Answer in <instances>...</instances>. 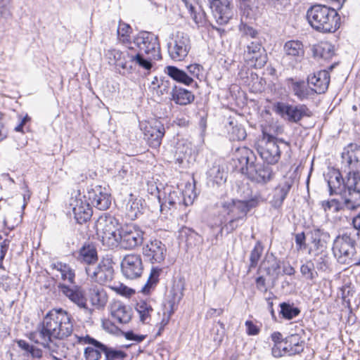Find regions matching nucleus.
Listing matches in <instances>:
<instances>
[{
	"label": "nucleus",
	"instance_id": "052dcab7",
	"mask_svg": "<svg viewBox=\"0 0 360 360\" xmlns=\"http://www.w3.org/2000/svg\"><path fill=\"white\" fill-rule=\"evenodd\" d=\"M329 267V262L327 254L325 252L316 261V268L319 271H326Z\"/></svg>",
	"mask_w": 360,
	"mask_h": 360
},
{
	"label": "nucleus",
	"instance_id": "dca6fc26",
	"mask_svg": "<svg viewBox=\"0 0 360 360\" xmlns=\"http://www.w3.org/2000/svg\"><path fill=\"white\" fill-rule=\"evenodd\" d=\"M166 253L165 245L159 240H150L143 247V257L151 264H160L164 262Z\"/></svg>",
	"mask_w": 360,
	"mask_h": 360
},
{
	"label": "nucleus",
	"instance_id": "a211bd4d",
	"mask_svg": "<svg viewBox=\"0 0 360 360\" xmlns=\"http://www.w3.org/2000/svg\"><path fill=\"white\" fill-rule=\"evenodd\" d=\"M75 337L78 339L79 342H81L82 340L84 343L89 345L84 352V357L86 360H99L101 358V355L105 354L108 347V346L89 335L82 338L77 335Z\"/></svg>",
	"mask_w": 360,
	"mask_h": 360
},
{
	"label": "nucleus",
	"instance_id": "13d9d810",
	"mask_svg": "<svg viewBox=\"0 0 360 360\" xmlns=\"http://www.w3.org/2000/svg\"><path fill=\"white\" fill-rule=\"evenodd\" d=\"M187 73L191 79L194 80V78L201 79L202 77L203 67L197 63L191 64L186 66Z\"/></svg>",
	"mask_w": 360,
	"mask_h": 360
},
{
	"label": "nucleus",
	"instance_id": "2eb2a0df",
	"mask_svg": "<svg viewBox=\"0 0 360 360\" xmlns=\"http://www.w3.org/2000/svg\"><path fill=\"white\" fill-rule=\"evenodd\" d=\"M232 0H208L210 7L217 24L224 25L232 18Z\"/></svg>",
	"mask_w": 360,
	"mask_h": 360
},
{
	"label": "nucleus",
	"instance_id": "864d4df0",
	"mask_svg": "<svg viewBox=\"0 0 360 360\" xmlns=\"http://www.w3.org/2000/svg\"><path fill=\"white\" fill-rule=\"evenodd\" d=\"M321 207L325 212L333 211V212H338L343 208L342 203L338 200L332 199L330 200H323L321 202Z\"/></svg>",
	"mask_w": 360,
	"mask_h": 360
},
{
	"label": "nucleus",
	"instance_id": "7c9ffc66",
	"mask_svg": "<svg viewBox=\"0 0 360 360\" xmlns=\"http://www.w3.org/2000/svg\"><path fill=\"white\" fill-rule=\"evenodd\" d=\"M110 311L112 316L120 323H127L131 319V309L121 302H115L111 305Z\"/></svg>",
	"mask_w": 360,
	"mask_h": 360
},
{
	"label": "nucleus",
	"instance_id": "c756f323",
	"mask_svg": "<svg viewBox=\"0 0 360 360\" xmlns=\"http://www.w3.org/2000/svg\"><path fill=\"white\" fill-rule=\"evenodd\" d=\"M170 96V100L180 105L191 104L195 98L192 91L182 87H178L176 85L172 86Z\"/></svg>",
	"mask_w": 360,
	"mask_h": 360
},
{
	"label": "nucleus",
	"instance_id": "20e7f679",
	"mask_svg": "<svg viewBox=\"0 0 360 360\" xmlns=\"http://www.w3.org/2000/svg\"><path fill=\"white\" fill-rule=\"evenodd\" d=\"M262 135L264 145L259 147L258 153L266 163L275 165L281 158V151L288 150L290 144L264 131Z\"/></svg>",
	"mask_w": 360,
	"mask_h": 360
},
{
	"label": "nucleus",
	"instance_id": "338daca9",
	"mask_svg": "<svg viewBox=\"0 0 360 360\" xmlns=\"http://www.w3.org/2000/svg\"><path fill=\"white\" fill-rule=\"evenodd\" d=\"M124 337L128 340H134L136 342H141L146 338V335H137L133 331H128L125 333Z\"/></svg>",
	"mask_w": 360,
	"mask_h": 360
},
{
	"label": "nucleus",
	"instance_id": "f03ea898",
	"mask_svg": "<svg viewBox=\"0 0 360 360\" xmlns=\"http://www.w3.org/2000/svg\"><path fill=\"white\" fill-rule=\"evenodd\" d=\"M309 25L316 31L335 32L340 24V18L334 8L322 4L311 6L307 12Z\"/></svg>",
	"mask_w": 360,
	"mask_h": 360
},
{
	"label": "nucleus",
	"instance_id": "680f3d73",
	"mask_svg": "<svg viewBox=\"0 0 360 360\" xmlns=\"http://www.w3.org/2000/svg\"><path fill=\"white\" fill-rule=\"evenodd\" d=\"M295 240L297 250H305L307 248L306 235L304 232L296 233L295 235Z\"/></svg>",
	"mask_w": 360,
	"mask_h": 360
},
{
	"label": "nucleus",
	"instance_id": "473e14b6",
	"mask_svg": "<svg viewBox=\"0 0 360 360\" xmlns=\"http://www.w3.org/2000/svg\"><path fill=\"white\" fill-rule=\"evenodd\" d=\"M288 83L294 93L300 100L308 98L311 94H314L310 86L304 81H295L292 78L288 79Z\"/></svg>",
	"mask_w": 360,
	"mask_h": 360
},
{
	"label": "nucleus",
	"instance_id": "603ef678",
	"mask_svg": "<svg viewBox=\"0 0 360 360\" xmlns=\"http://www.w3.org/2000/svg\"><path fill=\"white\" fill-rule=\"evenodd\" d=\"M142 204L141 199L129 200L127 204L128 215L131 218H136L141 212Z\"/></svg>",
	"mask_w": 360,
	"mask_h": 360
},
{
	"label": "nucleus",
	"instance_id": "e433bc0d",
	"mask_svg": "<svg viewBox=\"0 0 360 360\" xmlns=\"http://www.w3.org/2000/svg\"><path fill=\"white\" fill-rule=\"evenodd\" d=\"M291 187V181H285V182L280 184L275 188L274 198L271 202L274 207L279 208L282 206L283 202L288 195Z\"/></svg>",
	"mask_w": 360,
	"mask_h": 360
},
{
	"label": "nucleus",
	"instance_id": "4468645a",
	"mask_svg": "<svg viewBox=\"0 0 360 360\" xmlns=\"http://www.w3.org/2000/svg\"><path fill=\"white\" fill-rule=\"evenodd\" d=\"M121 270L127 278L135 279L140 277L143 270L141 255L138 254L125 255L121 262Z\"/></svg>",
	"mask_w": 360,
	"mask_h": 360
},
{
	"label": "nucleus",
	"instance_id": "9d476101",
	"mask_svg": "<svg viewBox=\"0 0 360 360\" xmlns=\"http://www.w3.org/2000/svg\"><path fill=\"white\" fill-rule=\"evenodd\" d=\"M259 195H255L247 200H231L222 202L221 208L223 212H226L231 217L235 218L240 217L242 219H246L247 214L252 208L258 206L262 201Z\"/></svg>",
	"mask_w": 360,
	"mask_h": 360
},
{
	"label": "nucleus",
	"instance_id": "f257e3e1",
	"mask_svg": "<svg viewBox=\"0 0 360 360\" xmlns=\"http://www.w3.org/2000/svg\"><path fill=\"white\" fill-rule=\"evenodd\" d=\"M329 193L341 196L344 207L348 210H355L360 207V174L349 171L347 178H342L338 171L330 174L328 180Z\"/></svg>",
	"mask_w": 360,
	"mask_h": 360
},
{
	"label": "nucleus",
	"instance_id": "ea45409f",
	"mask_svg": "<svg viewBox=\"0 0 360 360\" xmlns=\"http://www.w3.org/2000/svg\"><path fill=\"white\" fill-rule=\"evenodd\" d=\"M226 130L229 137L231 141H241L244 140L247 136L245 129L243 126L237 122L236 120H230Z\"/></svg>",
	"mask_w": 360,
	"mask_h": 360
},
{
	"label": "nucleus",
	"instance_id": "7ed1b4c3",
	"mask_svg": "<svg viewBox=\"0 0 360 360\" xmlns=\"http://www.w3.org/2000/svg\"><path fill=\"white\" fill-rule=\"evenodd\" d=\"M122 226L118 219L108 213L101 214L94 225L103 244L111 249L117 248L118 233Z\"/></svg>",
	"mask_w": 360,
	"mask_h": 360
},
{
	"label": "nucleus",
	"instance_id": "c85d7f7f",
	"mask_svg": "<svg viewBox=\"0 0 360 360\" xmlns=\"http://www.w3.org/2000/svg\"><path fill=\"white\" fill-rule=\"evenodd\" d=\"M62 292L79 308L87 309L86 299L83 290L79 288H70L65 285L59 286Z\"/></svg>",
	"mask_w": 360,
	"mask_h": 360
},
{
	"label": "nucleus",
	"instance_id": "9b49d317",
	"mask_svg": "<svg viewBox=\"0 0 360 360\" xmlns=\"http://www.w3.org/2000/svg\"><path fill=\"white\" fill-rule=\"evenodd\" d=\"M129 44L134 46L136 51L151 55L153 58L160 54V46L158 37L150 32H140Z\"/></svg>",
	"mask_w": 360,
	"mask_h": 360
},
{
	"label": "nucleus",
	"instance_id": "412c9836",
	"mask_svg": "<svg viewBox=\"0 0 360 360\" xmlns=\"http://www.w3.org/2000/svg\"><path fill=\"white\" fill-rule=\"evenodd\" d=\"M233 160L237 161L238 165H236L243 174H246L256 161V156L252 150L247 147H238L233 153Z\"/></svg>",
	"mask_w": 360,
	"mask_h": 360
},
{
	"label": "nucleus",
	"instance_id": "de8ad7c7",
	"mask_svg": "<svg viewBox=\"0 0 360 360\" xmlns=\"http://www.w3.org/2000/svg\"><path fill=\"white\" fill-rule=\"evenodd\" d=\"M302 276L309 281H314L318 278V273L314 270V264L311 260H307L300 266Z\"/></svg>",
	"mask_w": 360,
	"mask_h": 360
},
{
	"label": "nucleus",
	"instance_id": "6e6552de",
	"mask_svg": "<svg viewBox=\"0 0 360 360\" xmlns=\"http://www.w3.org/2000/svg\"><path fill=\"white\" fill-rule=\"evenodd\" d=\"M144 232L134 224H125L118 233L117 248L124 250H133L141 245Z\"/></svg>",
	"mask_w": 360,
	"mask_h": 360
},
{
	"label": "nucleus",
	"instance_id": "72a5a7b5",
	"mask_svg": "<svg viewBox=\"0 0 360 360\" xmlns=\"http://www.w3.org/2000/svg\"><path fill=\"white\" fill-rule=\"evenodd\" d=\"M185 6L188 8L191 18L195 23L198 26H203L207 22V15L205 12L200 6L198 11L195 9L194 4L196 0H182Z\"/></svg>",
	"mask_w": 360,
	"mask_h": 360
},
{
	"label": "nucleus",
	"instance_id": "4d7b16f0",
	"mask_svg": "<svg viewBox=\"0 0 360 360\" xmlns=\"http://www.w3.org/2000/svg\"><path fill=\"white\" fill-rule=\"evenodd\" d=\"M245 221V219H242L240 217L235 218L231 217V219L221 227V231L225 230L227 233H231L239 226L242 225Z\"/></svg>",
	"mask_w": 360,
	"mask_h": 360
},
{
	"label": "nucleus",
	"instance_id": "e2e57ef3",
	"mask_svg": "<svg viewBox=\"0 0 360 360\" xmlns=\"http://www.w3.org/2000/svg\"><path fill=\"white\" fill-rule=\"evenodd\" d=\"M259 48H264L260 41L258 40L250 42L247 46V49L245 51V56H250L251 53H255L259 51Z\"/></svg>",
	"mask_w": 360,
	"mask_h": 360
},
{
	"label": "nucleus",
	"instance_id": "49530a36",
	"mask_svg": "<svg viewBox=\"0 0 360 360\" xmlns=\"http://www.w3.org/2000/svg\"><path fill=\"white\" fill-rule=\"evenodd\" d=\"M280 314L282 317L286 320H291L297 316L300 313V309L294 307L292 304L282 302L280 304Z\"/></svg>",
	"mask_w": 360,
	"mask_h": 360
},
{
	"label": "nucleus",
	"instance_id": "a19ab883",
	"mask_svg": "<svg viewBox=\"0 0 360 360\" xmlns=\"http://www.w3.org/2000/svg\"><path fill=\"white\" fill-rule=\"evenodd\" d=\"M334 55L333 46L329 43H321L313 47V56L316 58L330 59Z\"/></svg>",
	"mask_w": 360,
	"mask_h": 360
},
{
	"label": "nucleus",
	"instance_id": "f3484780",
	"mask_svg": "<svg viewBox=\"0 0 360 360\" xmlns=\"http://www.w3.org/2000/svg\"><path fill=\"white\" fill-rule=\"evenodd\" d=\"M307 236L312 246L309 250V253L315 252V255L324 253L327 249V243L330 235L323 229L314 228L307 233Z\"/></svg>",
	"mask_w": 360,
	"mask_h": 360
},
{
	"label": "nucleus",
	"instance_id": "b1692460",
	"mask_svg": "<svg viewBox=\"0 0 360 360\" xmlns=\"http://www.w3.org/2000/svg\"><path fill=\"white\" fill-rule=\"evenodd\" d=\"M304 340L298 334H292L286 337L281 349V357L284 355L300 354L304 351Z\"/></svg>",
	"mask_w": 360,
	"mask_h": 360
},
{
	"label": "nucleus",
	"instance_id": "774afa93",
	"mask_svg": "<svg viewBox=\"0 0 360 360\" xmlns=\"http://www.w3.org/2000/svg\"><path fill=\"white\" fill-rule=\"evenodd\" d=\"M11 0H0V15L6 18L9 15L8 6Z\"/></svg>",
	"mask_w": 360,
	"mask_h": 360
},
{
	"label": "nucleus",
	"instance_id": "6e6d98bb",
	"mask_svg": "<svg viewBox=\"0 0 360 360\" xmlns=\"http://www.w3.org/2000/svg\"><path fill=\"white\" fill-rule=\"evenodd\" d=\"M104 356V360H123L127 356V354L123 351L108 347Z\"/></svg>",
	"mask_w": 360,
	"mask_h": 360
},
{
	"label": "nucleus",
	"instance_id": "cd10ccee",
	"mask_svg": "<svg viewBox=\"0 0 360 360\" xmlns=\"http://www.w3.org/2000/svg\"><path fill=\"white\" fill-rule=\"evenodd\" d=\"M285 57L297 63L302 61L304 56V45L299 40H289L283 46Z\"/></svg>",
	"mask_w": 360,
	"mask_h": 360
},
{
	"label": "nucleus",
	"instance_id": "3c124183",
	"mask_svg": "<svg viewBox=\"0 0 360 360\" xmlns=\"http://www.w3.org/2000/svg\"><path fill=\"white\" fill-rule=\"evenodd\" d=\"M263 250L264 248L262 245V243L260 241H257L250 252L248 271L257 266L258 262L262 255Z\"/></svg>",
	"mask_w": 360,
	"mask_h": 360
},
{
	"label": "nucleus",
	"instance_id": "4c0bfd02",
	"mask_svg": "<svg viewBox=\"0 0 360 360\" xmlns=\"http://www.w3.org/2000/svg\"><path fill=\"white\" fill-rule=\"evenodd\" d=\"M184 284L181 281H174L173 285L169 291V297L168 301L169 307L170 309V314H172L175 311V306L177 305L184 296Z\"/></svg>",
	"mask_w": 360,
	"mask_h": 360
},
{
	"label": "nucleus",
	"instance_id": "bf43d9fd",
	"mask_svg": "<svg viewBox=\"0 0 360 360\" xmlns=\"http://www.w3.org/2000/svg\"><path fill=\"white\" fill-rule=\"evenodd\" d=\"M176 203H181L178 192L174 191H169L168 195L165 197V202L161 205V207H162V206H166L167 204H168L169 205V208H170L171 206H174Z\"/></svg>",
	"mask_w": 360,
	"mask_h": 360
},
{
	"label": "nucleus",
	"instance_id": "5fc2aeb1",
	"mask_svg": "<svg viewBox=\"0 0 360 360\" xmlns=\"http://www.w3.org/2000/svg\"><path fill=\"white\" fill-rule=\"evenodd\" d=\"M266 262L269 264V266L264 267L266 274L268 276L275 275L276 278H278L280 275V261L273 258L271 260L268 259Z\"/></svg>",
	"mask_w": 360,
	"mask_h": 360
},
{
	"label": "nucleus",
	"instance_id": "f704fd0d",
	"mask_svg": "<svg viewBox=\"0 0 360 360\" xmlns=\"http://www.w3.org/2000/svg\"><path fill=\"white\" fill-rule=\"evenodd\" d=\"M89 298L94 307L97 309L105 307L108 302V295L103 288L94 286L89 289Z\"/></svg>",
	"mask_w": 360,
	"mask_h": 360
},
{
	"label": "nucleus",
	"instance_id": "58836bf2",
	"mask_svg": "<svg viewBox=\"0 0 360 360\" xmlns=\"http://www.w3.org/2000/svg\"><path fill=\"white\" fill-rule=\"evenodd\" d=\"M19 348L23 351V355L32 359H40L43 357L44 352L38 347L31 345L24 340H16Z\"/></svg>",
	"mask_w": 360,
	"mask_h": 360
},
{
	"label": "nucleus",
	"instance_id": "5701e85b",
	"mask_svg": "<svg viewBox=\"0 0 360 360\" xmlns=\"http://www.w3.org/2000/svg\"><path fill=\"white\" fill-rule=\"evenodd\" d=\"M70 206L72 207L75 219L78 224H82L91 219L93 211L86 200L77 198L72 199Z\"/></svg>",
	"mask_w": 360,
	"mask_h": 360
},
{
	"label": "nucleus",
	"instance_id": "0e129e2a",
	"mask_svg": "<svg viewBox=\"0 0 360 360\" xmlns=\"http://www.w3.org/2000/svg\"><path fill=\"white\" fill-rule=\"evenodd\" d=\"M245 325L246 326V332L249 335H256L260 331L259 328L254 324L252 321H246Z\"/></svg>",
	"mask_w": 360,
	"mask_h": 360
},
{
	"label": "nucleus",
	"instance_id": "c9c22d12",
	"mask_svg": "<svg viewBox=\"0 0 360 360\" xmlns=\"http://www.w3.org/2000/svg\"><path fill=\"white\" fill-rule=\"evenodd\" d=\"M165 72L176 82L186 86L191 85L194 80L188 76V73L176 66L169 65L166 67Z\"/></svg>",
	"mask_w": 360,
	"mask_h": 360
},
{
	"label": "nucleus",
	"instance_id": "393cba45",
	"mask_svg": "<svg viewBox=\"0 0 360 360\" xmlns=\"http://www.w3.org/2000/svg\"><path fill=\"white\" fill-rule=\"evenodd\" d=\"M164 134V126L159 122H155L154 125L148 124L145 127L144 139L153 148H157L160 146Z\"/></svg>",
	"mask_w": 360,
	"mask_h": 360
},
{
	"label": "nucleus",
	"instance_id": "1a4fd4ad",
	"mask_svg": "<svg viewBox=\"0 0 360 360\" xmlns=\"http://www.w3.org/2000/svg\"><path fill=\"white\" fill-rule=\"evenodd\" d=\"M84 269L88 277L100 285L110 282L114 277L113 262L108 257L103 258L93 266H85Z\"/></svg>",
	"mask_w": 360,
	"mask_h": 360
},
{
	"label": "nucleus",
	"instance_id": "8fccbe9b",
	"mask_svg": "<svg viewBox=\"0 0 360 360\" xmlns=\"http://www.w3.org/2000/svg\"><path fill=\"white\" fill-rule=\"evenodd\" d=\"M271 340L274 345L271 349L272 355L274 357H281V349L285 342V338L280 332H274L271 335Z\"/></svg>",
	"mask_w": 360,
	"mask_h": 360
},
{
	"label": "nucleus",
	"instance_id": "79ce46f5",
	"mask_svg": "<svg viewBox=\"0 0 360 360\" xmlns=\"http://www.w3.org/2000/svg\"><path fill=\"white\" fill-rule=\"evenodd\" d=\"M135 309L139 314L140 321L143 323H147L153 311L150 304L145 300H140L136 303Z\"/></svg>",
	"mask_w": 360,
	"mask_h": 360
},
{
	"label": "nucleus",
	"instance_id": "a18cd8bd",
	"mask_svg": "<svg viewBox=\"0 0 360 360\" xmlns=\"http://www.w3.org/2000/svg\"><path fill=\"white\" fill-rule=\"evenodd\" d=\"M207 175L211 181L217 184H221L226 181V173L219 165L214 164L210 167L207 172Z\"/></svg>",
	"mask_w": 360,
	"mask_h": 360
},
{
	"label": "nucleus",
	"instance_id": "f8f14e48",
	"mask_svg": "<svg viewBox=\"0 0 360 360\" xmlns=\"http://www.w3.org/2000/svg\"><path fill=\"white\" fill-rule=\"evenodd\" d=\"M191 49V41L188 34L177 32L168 44V53L175 61H181L188 56Z\"/></svg>",
	"mask_w": 360,
	"mask_h": 360
},
{
	"label": "nucleus",
	"instance_id": "a878e982",
	"mask_svg": "<svg viewBox=\"0 0 360 360\" xmlns=\"http://www.w3.org/2000/svg\"><path fill=\"white\" fill-rule=\"evenodd\" d=\"M77 261L84 264L85 266H93L98 262V252L93 243L84 244L75 253Z\"/></svg>",
	"mask_w": 360,
	"mask_h": 360
},
{
	"label": "nucleus",
	"instance_id": "aec40b11",
	"mask_svg": "<svg viewBox=\"0 0 360 360\" xmlns=\"http://www.w3.org/2000/svg\"><path fill=\"white\" fill-rule=\"evenodd\" d=\"M330 77L328 70L318 71L307 77V84L314 93L324 94L329 86Z\"/></svg>",
	"mask_w": 360,
	"mask_h": 360
},
{
	"label": "nucleus",
	"instance_id": "bb28decb",
	"mask_svg": "<svg viewBox=\"0 0 360 360\" xmlns=\"http://www.w3.org/2000/svg\"><path fill=\"white\" fill-rule=\"evenodd\" d=\"M342 159L349 171L357 170L360 167V146L353 143L347 146L342 153Z\"/></svg>",
	"mask_w": 360,
	"mask_h": 360
},
{
	"label": "nucleus",
	"instance_id": "09e8293b",
	"mask_svg": "<svg viewBox=\"0 0 360 360\" xmlns=\"http://www.w3.org/2000/svg\"><path fill=\"white\" fill-rule=\"evenodd\" d=\"M53 268L60 272L63 280H67L70 283H74L75 274L74 271L68 265L63 264L62 262H58L53 264Z\"/></svg>",
	"mask_w": 360,
	"mask_h": 360
},
{
	"label": "nucleus",
	"instance_id": "6ab92c4d",
	"mask_svg": "<svg viewBox=\"0 0 360 360\" xmlns=\"http://www.w3.org/2000/svg\"><path fill=\"white\" fill-rule=\"evenodd\" d=\"M87 198L94 207L101 210H107L111 204L110 195L105 188L101 186H96L89 191Z\"/></svg>",
	"mask_w": 360,
	"mask_h": 360
},
{
	"label": "nucleus",
	"instance_id": "4be33fe9",
	"mask_svg": "<svg viewBox=\"0 0 360 360\" xmlns=\"http://www.w3.org/2000/svg\"><path fill=\"white\" fill-rule=\"evenodd\" d=\"M253 181L259 184H266L269 181L274 175L272 169L264 164H256L250 166V169L245 174Z\"/></svg>",
	"mask_w": 360,
	"mask_h": 360
},
{
	"label": "nucleus",
	"instance_id": "37998d69",
	"mask_svg": "<svg viewBox=\"0 0 360 360\" xmlns=\"http://www.w3.org/2000/svg\"><path fill=\"white\" fill-rule=\"evenodd\" d=\"M248 60L250 61L256 68H262L267 62V54L264 48H259V51L245 56Z\"/></svg>",
	"mask_w": 360,
	"mask_h": 360
},
{
	"label": "nucleus",
	"instance_id": "69168bd1",
	"mask_svg": "<svg viewBox=\"0 0 360 360\" xmlns=\"http://www.w3.org/2000/svg\"><path fill=\"white\" fill-rule=\"evenodd\" d=\"M170 89V82L168 80H162L160 84L158 85V94L159 95H164L168 94Z\"/></svg>",
	"mask_w": 360,
	"mask_h": 360
},
{
	"label": "nucleus",
	"instance_id": "39448f33",
	"mask_svg": "<svg viewBox=\"0 0 360 360\" xmlns=\"http://www.w3.org/2000/svg\"><path fill=\"white\" fill-rule=\"evenodd\" d=\"M60 311L61 309L50 311L38 325L39 336L41 340V345L45 349L51 350L53 340L58 339V335L60 333L57 329L59 326L58 323L63 320L59 319Z\"/></svg>",
	"mask_w": 360,
	"mask_h": 360
},
{
	"label": "nucleus",
	"instance_id": "2f4dec72",
	"mask_svg": "<svg viewBox=\"0 0 360 360\" xmlns=\"http://www.w3.org/2000/svg\"><path fill=\"white\" fill-rule=\"evenodd\" d=\"M63 319L61 321H58L57 329L60 333L58 335V340L65 339L71 335L73 331V323L71 316L65 311L61 309L60 315L59 319Z\"/></svg>",
	"mask_w": 360,
	"mask_h": 360
},
{
	"label": "nucleus",
	"instance_id": "ddd939ff",
	"mask_svg": "<svg viewBox=\"0 0 360 360\" xmlns=\"http://www.w3.org/2000/svg\"><path fill=\"white\" fill-rule=\"evenodd\" d=\"M120 65L130 72L137 67L149 71L153 67L151 59L145 58L143 53L136 51V48L132 46H129L127 49L123 51V61Z\"/></svg>",
	"mask_w": 360,
	"mask_h": 360
},
{
	"label": "nucleus",
	"instance_id": "423d86ee",
	"mask_svg": "<svg viewBox=\"0 0 360 360\" xmlns=\"http://www.w3.org/2000/svg\"><path fill=\"white\" fill-rule=\"evenodd\" d=\"M356 242L349 233L338 236L333 242V253L338 263L341 264H352L356 254Z\"/></svg>",
	"mask_w": 360,
	"mask_h": 360
},
{
	"label": "nucleus",
	"instance_id": "0eeeda50",
	"mask_svg": "<svg viewBox=\"0 0 360 360\" xmlns=\"http://www.w3.org/2000/svg\"><path fill=\"white\" fill-rule=\"evenodd\" d=\"M272 109L281 118L292 123H297L303 117H309L312 115L311 110L303 104L291 105L285 102H276Z\"/></svg>",
	"mask_w": 360,
	"mask_h": 360
},
{
	"label": "nucleus",
	"instance_id": "c03bdc74",
	"mask_svg": "<svg viewBox=\"0 0 360 360\" xmlns=\"http://www.w3.org/2000/svg\"><path fill=\"white\" fill-rule=\"evenodd\" d=\"M162 269L159 267H153L147 282L142 288L141 292L144 294H148L151 290L154 289L159 281V276Z\"/></svg>",
	"mask_w": 360,
	"mask_h": 360
}]
</instances>
